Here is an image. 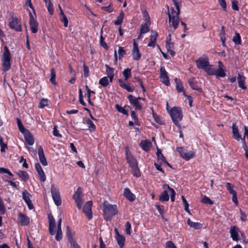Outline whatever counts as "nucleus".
I'll list each match as a JSON object with an SVG mask.
<instances>
[{
    "mask_svg": "<svg viewBox=\"0 0 248 248\" xmlns=\"http://www.w3.org/2000/svg\"><path fill=\"white\" fill-rule=\"evenodd\" d=\"M172 1L177 11H175L173 7H171L169 10V7L167 6L168 9V14L169 22L171 23L172 27L175 30L177 29L179 24L180 19L179 16L180 14L182 4L180 0H172Z\"/></svg>",
    "mask_w": 248,
    "mask_h": 248,
    "instance_id": "obj_1",
    "label": "nucleus"
},
{
    "mask_svg": "<svg viewBox=\"0 0 248 248\" xmlns=\"http://www.w3.org/2000/svg\"><path fill=\"white\" fill-rule=\"evenodd\" d=\"M103 216L104 219L106 221L111 220L112 217L118 213L117 205L111 204L107 201L103 202Z\"/></svg>",
    "mask_w": 248,
    "mask_h": 248,
    "instance_id": "obj_2",
    "label": "nucleus"
},
{
    "mask_svg": "<svg viewBox=\"0 0 248 248\" xmlns=\"http://www.w3.org/2000/svg\"><path fill=\"white\" fill-rule=\"evenodd\" d=\"M4 52L2 54V68L4 72L9 71L11 68V61L12 60L11 54L7 46L3 47Z\"/></svg>",
    "mask_w": 248,
    "mask_h": 248,
    "instance_id": "obj_3",
    "label": "nucleus"
},
{
    "mask_svg": "<svg viewBox=\"0 0 248 248\" xmlns=\"http://www.w3.org/2000/svg\"><path fill=\"white\" fill-rule=\"evenodd\" d=\"M232 138L234 140L237 141H239L240 140H241L242 148L245 150V152L248 151V148L245 139L242 137V135L239 132L238 126L236 125V123H232Z\"/></svg>",
    "mask_w": 248,
    "mask_h": 248,
    "instance_id": "obj_4",
    "label": "nucleus"
},
{
    "mask_svg": "<svg viewBox=\"0 0 248 248\" xmlns=\"http://www.w3.org/2000/svg\"><path fill=\"white\" fill-rule=\"evenodd\" d=\"M170 115L173 123L181 121L183 117L181 108L176 107H173L171 108Z\"/></svg>",
    "mask_w": 248,
    "mask_h": 248,
    "instance_id": "obj_5",
    "label": "nucleus"
},
{
    "mask_svg": "<svg viewBox=\"0 0 248 248\" xmlns=\"http://www.w3.org/2000/svg\"><path fill=\"white\" fill-rule=\"evenodd\" d=\"M127 98L130 104L135 108L136 110L140 111L142 109V106L139 102V100L145 101L146 100L145 98L141 97H136L132 94H129Z\"/></svg>",
    "mask_w": 248,
    "mask_h": 248,
    "instance_id": "obj_6",
    "label": "nucleus"
},
{
    "mask_svg": "<svg viewBox=\"0 0 248 248\" xmlns=\"http://www.w3.org/2000/svg\"><path fill=\"white\" fill-rule=\"evenodd\" d=\"M176 151L179 153L180 156L186 161H188L195 156V153L193 151H188L183 147H178Z\"/></svg>",
    "mask_w": 248,
    "mask_h": 248,
    "instance_id": "obj_7",
    "label": "nucleus"
},
{
    "mask_svg": "<svg viewBox=\"0 0 248 248\" xmlns=\"http://www.w3.org/2000/svg\"><path fill=\"white\" fill-rule=\"evenodd\" d=\"M51 193L55 204L57 206L62 204V199L59 189L57 186L52 185L51 186Z\"/></svg>",
    "mask_w": 248,
    "mask_h": 248,
    "instance_id": "obj_8",
    "label": "nucleus"
},
{
    "mask_svg": "<svg viewBox=\"0 0 248 248\" xmlns=\"http://www.w3.org/2000/svg\"><path fill=\"white\" fill-rule=\"evenodd\" d=\"M195 62L198 69L203 70L210 63L209 57L208 55L203 54L196 60Z\"/></svg>",
    "mask_w": 248,
    "mask_h": 248,
    "instance_id": "obj_9",
    "label": "nucleus"
},
{
    "mask_svg": "<svg viewBox=\"0 0 248 248\" xmlns=\"http://www.w3.org/2000/svg\"><path fill=\"white\" fill-rule=\"evenodd\" d=\"M9 26L11 29L15 30L16 31L21 32L22 31L21 22L16 17L12 16L9 23Z\"/></svg>",
    "mask_w": 248,
    "mask_h": 248,
    "instance_id": "obj_10",
    "label": "nucleus"
},
{
    "mask_svg": "<svg viewBox=\"0 0 248 248\" xmlns=\"http://www.w3.org/2000/svg\"><path fill=\"white\" fill-rule=\"evenodd\" d=\"M159 78L160 81L164 84L166 86L170 85V81L168 73L166 71L164 66H161L160 68Z\"/></svg>",
    "mask_w": 248,
    "mask_h": 248,
    "instance_id": "obj_11",
    "label": "nucleus"
},
{
    "mask_svg": "<svg viewBox=\"0 0 248 248\" xmlns=\"http://www.w3.org/2000/svg\"><path fill=\"white\" fill-rule=\"evenodd\" d=\"M29 25L31 30L33 33H36L38 32L39 30V24L37 21L33 17V15L30 11L29 12Z\"/></svg>",
    "mask_w": 248,
    "mask_h": 248,
    "instance_id": "obj_12",
    "label": "nucleus"
},
{
    "mask_svg": "<svg viewBox=\"0 0 248 248\" xmlns=\"http://www.w3.org/2000/svg\"><path fill=\"white\" fill-rule=\"evenodd\" d=\"M132 56L133 59L135 61H139L141 57L138 44L136 42V39L133 40V47L132 50Z\"/></svg>",
    "mask_w": 248,
    "mask_h": 248,
    "instance_id": "obj_13",
    "label": "nucleus"
},
{
    "mask_svg": "<svg viewBox=\"0 0 248 248\" xmlns=\"http://www.w3.org/2000/svg\"><path fill=\"white\" fill-rule=\"evenodd\" d=\"M82 193L81 189L80 187H78L77 190L75 192L73 196V198L75 200L78 209H80L82 205V200L81 198Z\"/></svg>",
    "mask_w": 248,
    "mask_h": 248,
    "instance_id": "obj_14",
    "label": "nucleus"
},
{
    "mask_svg": "<svg viewBox=\"0 0 248 248\" xmlns=\"http://www.w3.org/2000/svg\"><path fill=\"white\" fill-rule=\"evenodd\" d=\"M92 201H88L86 202L82 209L83 212L86 215L89 220L91 219L93 217V213L92 211Z\"/></svg>",
    "mask_w": 248,
    "mask_h": 248,
    "instance_id": "obj_15",
    "label": "nucleus"
},
{
    "mask_svg": "<svg viewBox=\"0 0 248 248\" xmlns=\"http://www.w3.org/2000/svg\"><path fill=\"white\" fill-rule=\"evenodd\" d=\"M17 222L22 226L28 225L30 223V218L22 212H19L18 214Z\"/></svg>",
    "mask_w": 248,
    "mask_h": 248,
    "instance_id": "obj_16",
    "label": "nucleus"
},
{
    "mask_svg": "<svg viewBox=\"0 0 248 248\" xmlns=\"http://www.w3.org/2000/svg\"><path fill=\"white\" fill-rule=\"evenodd\" d=\"M125 156L127 162L130 167L138 164L136 159L132 155L128 147L126 148Z\"/></svg>",
    "mask_w": 248,
    "mask_h": 248,
    "instance_id": "obj_17",
    "label": "nucleus"
},
{
    "mask_svg": "<svg viewBox=\"0 0 248 248\" xmlns=\"http://www.w3.org/2000/svg\"><path fill=\"white\" fill-rule=\"evenodd\" d=\"M115 238L120 248H123L125 244V238L124 236L119 233L117 228H115Z\"/></svg>",
    "mask_w": 248,
    "mask_h": 248,
    "instance_id": "obj_18",
    "label": "nucleus"
},
{
    "mask_svg": "<svg viewBox=\"0 0 248 248\" xmlns=\"http://www.w3.org/2000/svg\"><path fill=\"white\" fill-rule=\"evenodd\" d=\"M31 196L30 194L26 190H24L22 192V198L27 204L28 207L30 210L34 208L33 204L30 199V196Z\"/></svg>",
    "mask_w": 248,
    "mask_h": 248,
    "instance_id": "obj_19",
    "label": "nucleus"
},
{
    "mask_svg": "<svg viewBox=\"0 0 248 248\" xmlns=\"http://www.w3.org/2000/svg\"><path fill=\"white\" fill-rule=\"evenodd\" d=\"M48 219L49 221V233L51 235H53L55 234V220L51 214H48Z\"/></svg>",
    "mask_w": 248,
    "mask_h": 248,
    "instance_id": "obj_20",
    "label": "nucleus"
},
{
    "mask_svg": "<svg viewBox=\"0 0 248 248\" xmlns=\"http://www.w3.org/2000/svg\"><path fill=\"white\" fill-rule=\"evenodd\" d=\"M240 232L238 228L236 226H232L230 228V233L231 237L233 241H237L238 240L239 232Z\"/></svg>",
    "mask_w": 248,
    "mask_h": 248,
    "instance_id": "obj_21",
    "label": "nucleus"
},
{
    "mask_svg": "<svg viewBox=\"0 0 248 248\" xmlns=\"http://www.w3.org/2000/svg\"><path fill=\"white\" fill-rule=\"evenodd\" d=\"M158 36V34L156 31L152 30L151 34L150 36V42L148 44L147 46L155 47Z\"/></svg>",
    "mask_w": 248,
    "mask_h": 248,
    "instance_id": "obj_22",
    "label": "nucleus"
},
{
    "mask_svg": "<svg viewBox=\"0 0 248 248\" xmlns=\"http://www.w3.org/2000/svg\"><path fill=\"white\" fill-rule=\"evenodd\" d=\"M119 86L124 89H125L129 93H132L134 91L135 88L134 86H131V84H125L122 79H118Z\"/></svg>",
    "mask_w": 248,
    "mask_h": 248,
    "instance_id": "obj_23",
    "label": "nucleus"
},
{
    "mask_svg": "<svg viewBox=\"0 0 248 248\" xmlns=\"http://www.w3.org/2000/svg\"><path fill=\"white\" fill-rule=\"evenodd\" d=\"M238 87L242 90H245L247 89V87L245 84L246 78L241 73L238 74L237 78Z\"/></svg>",
    "mask_w": 248,
    "mask_h": 248,
    "instance_id": "obj_24",
    "label": "nucleus"
},
{
    "mask_svg": "<svg viewBox=\"0 0 248 248\" xmlns=\"http://www.w3.org/2000/svg\"><path fill=\"white\" fill-rule=\"evenodd\" d=\"M38 154L39 156V160L44 166L47 165V162L45 157L43 149L41 146H40L38 149Z\"/></svg>",
    "mask_w": 248,
    "mask_h": 248,
    "instance_id": "obj_25",
    "label": "nucleus"
},
{
    "mask_svg": "<svg viewBox=\"0 0 248 248\" xmlns=\"http://www.w3.org/2000/svg\"><path fill=\"white\" fill-rule=\"evenodd\" d=\"M35 168L40 177V181L41 182H45L46 180V176L40 164L39 163H36L35 164Z\"/></svg>",
    "mask_w": 248,
    "mask_h": 248,
    "instance_id": "obj_26",
    "label": "nucleus"
},
{
    "mask_svg": "<svg viewBox=\"0 0 248 248\" xmlns=\"http://www.w3.org/2000/svg\"><path fill=\"white\" fill-rule=\"evenodd\" d=\"M188 83L190 87L194 90L199 91L201 89L200 88L199 82L195 78H192L188 80Z\"/></svg>",
    "mask_w": 248,
    "mask_h": 248,
    "instance_id": "obj_27",
    "label": "nucleus"
},
{
    "mask_svg": "<svg viewBox=\"0 0 248 248\" xmlns=\"http://www.w3.org/2000/svg\"><path fill=\"white\" fill-rule=\"evenodd\" d=\"M124 196L131 202L134 201L136 199L135 195L131 192L129 188L124 189Z\"/></svg>",
    "mask_w": 248,
    "mask_h": 248,
    "instance_id": "obj_28",
    "label": "nucleus"
},
{
    "mask_svg": "<svg viewBox=\"0 0 248 248\" xmlns=\"http://www.w3.org/2000/svg\"><path fill=\"white\" fill-rule=\"evenodd\" d=\"M24 134V139L26 140V143L30 146L32 145L34 143V139L32 135L29 130H27V132Z\"/></svg>",
    "mask_w": 248,
    "mask_h": 248,
    "instance_id": "obj_29",
    "label": "nucleus"
},
{
    "mask_svg": "<svg viewBox=\"0 0 248 248\" xmlns=\"http://www.w3.org/2000/svg\"><path fill=\"white\" fill-rule=\"evenodd\" d=\"M166 47L167 48V51L170 53V54L173 56L175 54V51L173 50L174 49V44L173 43L170 42V39L169 40L167 39L166 41Z\"/></svg>",
    "mask_w": 248,
    "mask_h": 248,
    "instance_id": "obj_30",
    "label": "nucleus"
},
{
    "mask_svg": "<svg viewBox=\"0 0 248 248\" xmlns=\"http://www.w3.org/2000/svg\"><path fill=\"white\" fill-rule=\"evenodd\" d=\"M59 8L60 10V20L63 23L64 26L65 27H67L68 26V19H67L66 16L64 14L63 11L60 5H59Z\"/></svg>",
    "mask_w": 248,
    "mask_h": 248,
    "instance_id": "obj_31",
    "label": "nucleus"
},
{
    "mask_svg": "<svg viewBox=\"0 0 248 248\" xmlns=\"http://www.w3.org/2000/svg\"><path fill=\"white\" fill-rule=\"evenodd\" d=\"M187 224L191 228L195 229V230L201 229L202 227V224L199 222H193L188 218L187 220Z\"/></svg>",
    "mask_w": 248,
    "mask_h": 248,
    "instance_id": "obj_32",
    "label": "nucleus"
},
{
    "mask_svg": "<svg viewBox=\"0 0 248 248\" xmlns=\"http://www.w3.org/2000/svg\"><path fill=\"white\" fill-rule=\"evenodd\" d=\"M126 107L129 108L130 109H132V108L128 105H126L124 106V107H122L118 104L116 105V108L119 112L122 113L124 115H125L127 116H128L129 114L128 111L125 109V108Z\"/></svg>",
    "mask_w": 248,
    "mask_h": 248,
    "instance_id": "obj_33",
    "label": "nucleus"
},
{
    "mask_svg": "<svg viewBox=\"0 0 248 248\" xmlns=\"http://www.w3.org/2000/svg\"><path fill=\"white\" fill-rule=\"evenodd\" d=\"M66 234L69 242H74L76 240L74 239V232H72L70 227L69 226L66 227Z\"/></svg>",
    "mask_w": 248,
    "mask_h": 248,
    "instance_id": "obj_34",
    "label": "nucleus"
},
{
    "mask_svg": "<svg viewBox=\"0 0 248 248\" xmlns=\"http://www.w3.org/2000/svg\"><path fill=\"white\" fill-rule=\"evenodd\" d=\"M133 175L137 178L140 176V172L138 164L130 167Z\"/></svg>",
    "mask_w": 248,
    "mask_h": 248,
    "instance_id": "obj_35",
    "label": "nucleus"
},
{
    "mask_svg": "<svg viewBox=\"0 0 248 248\" xmlns=\"http://www.w3.org/2000/svg\"><path fill=\"white\" fill-rule=\"evenodd\" d=\"M56 73L55 70L54 68H52L50 69V78L49 79L51 83L54 85H57V83L56 81Z\"/></svg>",
    "mask_w": 248,
    "mask_h": 248,
    "instance_id": "obj_36",
    "label": "nucleus"
},
{
    "mask_svg": "<svg viewBox=\"0 0 248 248\" xmlns=\"http://www.w3.org/2000/svg\"><path fill=\"white\" fill-rule=\"evenodd\" d=\"M169 195L167 190H164L159 196V200L161 202H167L169 200Z\"/></svg>",
    "mask_w": 248,
    "mask_h": 248,
    "instance_id": "obj_37",
    "label": "nucleus"
},
{
    "mask_svg": "<svg viewBox=\"0 0 248 248\" xmlns=\"http://www.w3.org/2000/svg\"><path fill=\"white\" fill-rule=\"evenodd\" d=\"M86 124L88 125V129L91 132H94L96 130V126L89 118L86 119Z\"/></svg>",
    "mask_w": 248,
    "mask_h": 248,
    "instance_id": "obj_38",
    "label": "nucleus"
},
{
    "mask_svg": "<svg viewBox=\"0 0 248 248\" xmlns=\"http://www.w3.org/2000/svg\"><path fill=\"white\" fill-rule=\"evenodd\" d=\"M124 12L123 11H121L119 15L117 18V19L114 22V24L115 25H121L122 23L124 18Z\"/></svg>",
    "mask_w": 248,
    "mask_h": 248,
    "instance_id": "obj_39",
    "label": "nucleus"
},
{
    "mask_svg": "<svg viewBox=\"0 0 248 248\" xmlns=\"http://www.w3.org/2000/svg\"><path fill=\"white\" fill-rule=\"evenodd\" d=\"M16 174L25 182L29 179V175L25 171L19 170Z\"/></svg>",
    "mask_w": 248,
    "mask_h": 248,
    "instance_id": "obj_40",
    "label": "nucleus"
},
{
    "mask_svg": "<svg viewBox=\"0 0 248 248\" xmlns=\"http://www.w3.org/2000/svg\"><path fill=\"white\" fill-rule=\"evenodd\" d=\"M140 146L144 151L147 152L149 150V142L147 140H141Z\"/></svg>",
    "mask_w": 248,
    "mask_h": 248,
    "instance_id": "obj_41",
    "label": "nucleus"
},
{
    "mask_svg": "<svg viewBox=\"0 0 248 248\" xmlns=\"http://www.w3.org/2000/svg\"><path fill=\"white\" fill-rule=\"evenodd\" d=\"M166 187H167V189L170 192L171 201L172 202H174L175 201V197L176 195L175 190L172 188L170 187L169 185H164L163 186V189H165Z\"/></svg>",
    "mask_w": 248,
    "mask_h": 248,
    "instance_id": "obj_42",
    "label": "nucleus"
},
{
    "mask_svg": "<svg viewBox=\"0 0 248 248\" xmlns=\"http://www.w3.org/2000/svg\"><path fill=\"white\" fill-rule=\"evenodd\" d=\"M232 41L236 45H241L242 43L241 37L240 34L238 32H235L232 39Z\"/></svg>",
    "mask_w": 248,
    "mask_h": 248,
    "instance_id": "obj_43",
    "label": "nucleus"
},
{
    "mask_svg": "<svg viewBox=\"0 0 248 248\" xmlns=\"http://www.w3.org/2000/svg\"><path fill=\"white\" fill-rule=\"evenodd\" d=\"M152 111L153 117L155 121L159 124H160V125L164 124V122L161 120L160 116L159 115H158L155 112V111L153 108L152 109Z\"/></svg>",
    "mask_w": 248,
    "mask_h": 248,
    "instance_id": "obj_44",
    "label": "nucleus"
},
{
    "mask_svg": "<svg viewBox=\"0 0 248 248\" xmlns=\"http://www.w3.org/2000/svg\"><path fill=\"white\" fill-rule=\"evenodd\" d=\"M215 75L217 78H224L226 76V73L224 69H217L215 70Z\"/></svg>",
    "mask_w": 248,
    "mask_h": 248,
    "instance_id": "obj_45",
    "label": "nucleus"
},
{
    "mask_svg": "<svg viewBox=\"0 0 248 248\" xmlns=\"http://www.w3.org/2000/svg\"><path fill=\"white\" fill-rule=\"evenodd\" d=\"M130 110H131V118H132V119L134 120L135 124L136 125H138L140 126V121H139V119L137 114L136 113V111L135 110H132V109H130Z\"/></svg>",
    "mask_w": 248,
    "mask_h": 248,
    "instance_id": "obj_46",
    "label": "nucleus"
},
{
    "mask_svg": "<svg viewBox=\"0 0 248 248\" xmlns=\"http://www.w3.org/2000/svg\"><path fill=\"white\" fill-rule=\"evenodd\" d=\"M123 75L124 78V80L125 81L128 80V79L131 77V69L129 68H125L123 72Z\"/></svg>",
    "mask_w": 248,
    "mask_h": 248,
    "instance_id": "obj_47",
    "label": "nucleus"
},
{
    "mask_svg": "<svg viewBox=\"0 0 248 248\" xmlns=\"http://www.w3.org/2000/svg\"><path fill=\"white\" fill-rule=\"evenodd\" d=\"M176 81V89L178 93H181L183 91L184 87L180 79L176 78L175 79Z\"/></svg>",
    "mask_w": 248,
    "mask_h": 248,
    "instance_id": "obj_48",
    "label": "nucleus"
},
{
    "mask_svg": "<svg viewBox=\"0 0 248 248\" xmlns=\"http://www.w3.org/2000/svg\"><path fill=\"white\" fill-rule=\"evenodd\" d=\"M18 129L21 133L24 134L27 132V129H25L23 126L21 120L19 118L16 119Z\"/></svg>",
    "mask_w": 248,
    "mask_h": 248,
    "instance_id": "obj_49",
    "label": "nucleus"
},
{
    "mask_svg": "<svg viewBox=\"0 0 248 248\" xmlns=\"http://www.w3.org/2000/svg\"><path fill=\"white\" fill-rule=\"evenodd\" d=\"M212 65L210 63L203 70L209 75L212 76L215 75V70L212 68Z\"/></svg>",
    "mask_w": 248,
    "mask_h": 248,
    "instance_id": "obj_50",
    "label": "nucleus"
},
{
    "mask_svg": "<svg viewBox=\"0 0 248 248\" xmlns=\"http://www.w3.org/2000/svg\"><path fill=\"white\" fill-rule=\"evenodd\" d=\"M149 31V27L148 25L147 22H146L144 24H142L141 26L140 32V34H144L148 32Z\"/></svg>",
    "mask_w": 248,
    "mask_h": 248,
    "instance_id": "obj_51",
    "label": "nucleus"
},
{
    "mask_svg": "<svg viewBox=\"0 0 248 248\" xmlns=\"http://www.w3.org/2000/svg\"><path fill=\"white\" fill-rule=\"evenodd\" d=\"M99 84L102 85L103 87H106L109 84V81L108 79V77H104L99 81Z\"/></svg>",
    "mask_w": 248,
    "mask_h": 248,
    "instance_id": "obj_52",
    "label": "nucleus"
},
{
    "mask_svg": "<svg viewBox=\"0 0 248 248\" xmlns=\"http://www.w3.org/2000/svg\"><path fill=\"white\" fill-rule=\"evenodd\" d=\"M119 54V59L121 60L122 58L126 54V50L122 46H119V49L118 51Z\"/></svg>",
    "mask_w": 248,
    "mask_h": 248,
    "instance_id": "obj_53",
    "label": "nucleus"
},
{
    "mask_svg": "<svg viewBox=\"0 0 248 248\" xmlns=\"http://www.w3.org/2000/svg\"><path fill=\"white\" fill-rule=\"evenodd\" d=\"M201 202L205 204H208L212 205L214 204V202L212 201L209 197L204 196L201 200Z\"/></svg>",
    "mask_w": 248,
    "mask_h": 248,
    "instance_id": "obj_54",
    "label": "nucleus"
},
{
    "mask_svg": "<svg viewBox=\"0 0 248 248\" xmlns=\"http://www.w3.org/2000/svg\"><path fill=\"white\" fill-rule=\"evenodd\" d=\"M125 229L126 234L127 235H130L132 232L131 225L129 221H127L126 222L125 224Z\"/></svg>",
    "mask_w": 248,
    "mask_h": 248,
    "instance_id": "obj_55",
    "label": "nucleus"
},
{
    "mask_svg": "<svg viewBox=\"0 0 248 248\" xmlns=\"http://www.w3.org/2000/svg\"><path fill=\"white\" fill-rule=\"evenodd\" d=\"M105 67L107 76L114 75V69L113 68L110 67L108 64L105 65Z\"/></svg>",
    "mask_w": 248,
    "mask_h": 248,
    "instance_id": "obj_56",
    "label": "nucleus"
},
{
    "mask_svg": "<svg viewBox=\"0 0 248 248\" xmlns=\"http://www.w3.org/2000/svg\"><path fill=\"white\" fill-rule=\"evenodd\" d=\"M47 106H48V99L42 98L39 103L38 107L40 108H43L45 107H46Z\"/></svg>",
    "mask_w": 248,
    "mask_h": 248,
    "instance_id": "obj_57",
    "label": "nucleus"
},
{
    "mask_svg": "<svg viewBox=\"0 0 248 248\" xmlns=\"http://www.w3.org/2000/svg\"><path fill=\"white\" fill-rule=\"evenodd\" d=\"M156 155L158 160H161L162 161H164L166 159L165 157L161 152V150L158 148H157Z\"/></svg>",
    "mask_w": 248,
    "mask_h": 248,
    "instance_id": "obj_58",
    "label": "nucleus"
},
{
    "mask_svg": "<svg viewBox=\"0 0 248 248\" xmlns=\"http://www.w3.org/2000/svg\"><path fill=\"white\" fill-rule=\"evenodd\" d=\"M218 2L220 6L222 8V10L227 12V4L226 0H218Z\"/></svg>",
    "mask_w": 248,
    "mask_h": 248,
    "instance_id": "obj_59",
    "label": "nucleus"
},
{
    "mask_svg": "<svg viewBox=\"0 0 248 248\" xmlns=\"http://www.w3.org/2000/svg\"><path fill=\"white\" fill-rule=\"evenodd\" d=\"M226 187L230 194L236 191L233 189V186L230 183L227 182L226 184Z\"/></svg>",
    "mask_w": 248,
    "mask_h": 248,
    "instance_id": "obj_60",
    "label": "nucleus"
},
{
    "mask_svg": "<svg viewBox=\"0 0 248 248\" xmlns=\"http://www.w3.org/2000/svg\"><path fill=\"white\" fill-rule=\"evenodd\" d=\"M156 208L161 216L162 218H164V206L163 205H156Z\"/></svg>",
    "mask_w": 248,
    "mask_h": 248,
    "instance_id": "obj_61",
    "label": "nucleus"
},
{
    "mask_svg": "<svg viewBox=\"0 0 248 248\" xmlns=\"http://www.w3.org/2000/svg\"><path fill=\"white\" fill-rule=\"evenodd\" d=\"M101 10L110 13L113 11V8L112 7L111 4H110L108 6H102L101 7Z\"/></svg>",
    "mask_w": 248,
    "mask_h": 248,
    "instance_id": "obj_62",
    "label": "nucleus"
},
{
    "mask_svg": "<svg viewBox=\"0 0 248 248\" xmlns=\"http://www.w3.org/2000/svg\"><path fill=\"white\" fill-rule=\"evenodd\" d=\"M53 135L57 137L62 138V135L59 133V131L58 130V126L55 125L53 127Z\"/></svg>",
    "mask_w": 248,
    "mask_h": 248,
    "instance_id": "obj_63",
    "label": "nucleus"
},
{
    "mask_svg": "<svg viewBox=\"0 0 248 248\" xmlns=\"http://www.w3.org/2000/svg\"><path fill=\"white\" fill-rule=\"evenodd\" d=\"M238 2L236 0H232V8L234 11H238Z\"/></svg>",
    "mask_w": 248,
    "mask_h": 248,
    "instance_id": "obj_64",
    "label": "nucleus"
}]
</instances>
